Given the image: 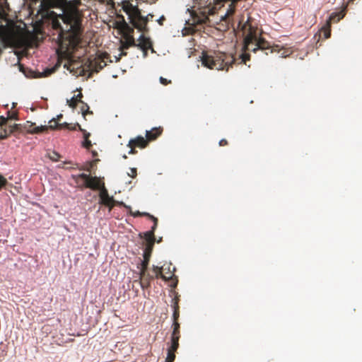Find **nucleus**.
Wrapping results in <instances>:
<instances>
[{"label": "nucleus", "mask_w": 362, "mask_h": 362, "mask_svg": "<svg viewBox=\"0 0 362 362\" xmlns=\"http://www.w3.org/2000/svg\"><path fill=\"white\" fill-rule=\"evenodd\" d=\"M47 156L52 161H58L61 158L60 154L56 151L47 153Z\"/></svg>", "instance_id": "nucleus-28"}, {"label": "nucleus", "mask_w": 362, "mask_h": 362, "mask_svg": "<svg viewBox=\"0 0 362 362\" xmlns=\"http://www.w3.org/2000/svg\"><path fill=\"white\" fill-rule=\"evenodd\" d=\"M23 129L30 134H39L47 130V125L36 127L35 123L29 121L24 124Z\"/></svg>", "instance_id": "nucleus-10"}, {"label": "nucleus", "mask_w": 362, "mask_h": 362, "mask_svg": "<svg viewBox=\"0 0 362 362\" xmlns=\"http://www.w3.org/2000/svg\"><path fill=\"white\" fill-rule=\"evenodd\" d=\"M152 220L153 221V226L151 227V230L150 231H153L154 234L158 225V218L154 217L153 218H152Z\"/></svg>", "instance_id": "nucleus-37"}, {"label": "nucleus", "mask_w": 362, "mask_h": 362, "mask_svg": "<svg viewBox=\"0 0 362 362\" xmlns=\"http://www.w3.org/2000/svg\"><path fill=\"white\" fill-rule=\"evenodd\" d=\"M21 125L19 124H9L5 127H1L0 129V139L7 138L12 133L20 131Z\"/></svg>", "instance_id": "nucleus-9"}, {"label": "nucleus", "mask_w": 362, "mask_h": 362, "mask_svg": "<svg viewBox=\"0 0 362 362\" xmlns=\"http://www.w3.org/2000/svg\"><path fill=\"white\" fill-rule=\"evenodd\" d=\"M117 18L118 21L116 22V26L118 29L128 32L129 33L134 32V29L128 25L122 15H117Z\"/></svg>", "instance_id": "nucleus-13"}, {"label": "nucleus", "mask_w": 362, "mask_h": 362, "mask_svg": "<svg viewBox=\"0 0 362 362\" xmlns=\"http://www.w3.org/2000/svg\"><path fill=\"white\" fill-rule=\"evenodd\" d=\"M345 16V13L344 11H341L339 12L332 13L328 21L327 22H330V24L332 23H337L339 21L341 18H343Z\"/></svg>", "instance_id": "nucleus-20"}, {"label": "nucleus", "mask_w": 362, "mask_h": 362, "mask_svg": "<svg viewBox=\"0 0 362 362\" xmlns=\"http://www.w3.org/2000/svg\"><path fill=\"white\" fill-rule=\"evenodd\" d=\"M74 178L78 182V179L84 180V186L87 188L93 190H100L102 188L103 183L101 184L100 180L97 177H91L87 174L81 173L78 175L74 176Z\"/></svg>", "instance_id": "nucleus-5"}, {"label": "nucleus", "mask_w": 362, "mask_h": 362, "mask_svg": "<svg viewBox=\"0 0 362 362\" xmlns=\"http://www.w3.org/2000/svg\"><path fill=\"white\" fill-rule=\"evenodd\" d=\"M180 310H174L173 313V322H178Z\"/></svg>", "instance_id": "nucleus-34"}, {"label": "nucleus", "mask_w": 362, "mask_h": 362, "mask_svg": "<svg viewBox=\"0 0 362 362\" xmlns=\"http://www.w3.org/2000/svg\"><path fill=\"white\" fill-rule=\"evenodd\" d=\"M172 308L173 311L174 310H180V306H179V298L175 296L172 299Z\"/></svg>", "instance_id": "nucleus-31"}, {"label": "nucleus", "mask_w": 362, "mask_h": 362, "mask_svg": "<svg viewBox=\"0 0 362 362\" xmlns=\"http://www.w3.org/2000/svg\"><path fill=\"white\" fill-rule=\"evenodd\" d=\"M153 272L155 274V277L156 279L161 278L164 280H166L167 278L162 274V267H159L158 266L153 267Z\"/></svg>", "instance_id": "nucleus-25"}, {"label": "nucleus", "mask_w": 362, "mask_h": 362, "mask_svg": "<svg viewBox=\"0 0 362 362\" xmlns=\"http://www.w3.org/2000/svg\"><path fill=\"white\" fill-rule=\"evenodd\" d=\"M330 27V22H327L326 24L321 29V31L323 33L324 36L326 39L329 38L331 35Z\"/></svg>", "instance_id": "nucleus-24"}, {"label": "nucleus", "mask_w": 362, "mask_h": 362, "mask_svg": "<svg viewBox=\"0 0 362 362\" xmlns=\"http://www.w3.org/2000/svg\"><path fill=\"white\" fill-rule=\"evenodd\" d=\"M8 119L9 118H5V117H1V120H0V125L1 127H5V126H8Z\"/></svg>", "instance_id": "nucleus-35"}, {"label": "nucleus", "mask_w": 362, "mask_h": 362, "mask_svg": "<svg viewBox=\"0 0 362 362\" xmlns=\"http://www.w3.org/2000/svg\"><path fill=\"white\" fill-rule=\"evenodd\" d=\"M13 33L6 27L0 25V38L1 41L7 42L13 37Z\"/></svg>", "instance_id": "nucleus-16"}, {"label": "nucleus", "mask_w": 362, "mask_h": 362, "mask_svg": "<svg viewBox=\"0 0 362 362\" xmlns=\"http://www.w3.org/2000/svg\"><path fill=\"white\" fill-rule=\"evenodd\" d=\"M92 166H93V163H89V166H88V167H87L86 168H85L84 170H87V171L90 172V168H92Z\"/></svg>", "instance_id": "nucleus-44"}, {"label": "nucleus", "mask_w": 362, "mask_h": 362, "mask_svg": "<svg viewBox=\"0 0 362 362\" xmlns=\"http://www.w3.org/2000/svg\"><path fill=\"white\" fill-rule=\"evenodd\" d=\"M9 118L10 119H17V115L16 113H13Z\"/></svg>", "instance_id": "nucleus-45"}, {"label": "nucleus", "mask_w": 362, "mask_h": 362, "mask_svg": "<svg viewBox=\"0 0 362 362\" xmlns=\"http://www.w3.org/2000/svg\"><path fill=\"white\" fill-rule=\"evenodd\" d=\"M67 103L71 107L75 108L77 105V98L73 97L70 100H68Z\"/></svg>", "instance_id": "nucleus-32"}, {"label": "nucleus", "mask_w": 362, "mask_h": 362, "mask_svg": "<svg viewBox=\"0 0 362 362\" xmlns=\"http://www.w3.org/2000/svg\"><path fill=\"white\" fill-rule=\"evenodd\" d=\"M239 0H231L225 14L220 16L218 13L216 16V8L211 6V3L204 6H200V4H199L197 7L194 6V8L196 9H194L191 13L193 24H204L212 26L221 23L222 25L225 24L226 28H228L230 24L233 26L234 21L233 16L235 11V4Z\"/></svg>", "instance_id": "nucleus-3"}, {"label": "nucleus", "mask_w": 362, "mask_h": 362, "mask_svg": "<svg viewBox=\"0 0 362 362\" xmlns=\"http://www.w3.org/2000/svg\"><path fill=\"white\" fill-rule=\"evenodd\" d=\"M124 11L129 15L130 23L135 28H136L142 33H146L148 31V16L145 17L141 16V13L138 10H136L134 13H130L129 11H127L126 9H124Z\"/></svg>", "instance_id": "nucleus-4"}, {"label": "nucleus", "mask_w": 362, "mask_h": 362, "mask_svg": "<svg viewBox=\"0 0 362 362\" xmlns=\"http://www.w3.org/2000/svg\"><path fill=\"white\" fill-rule=\"evenodd\" d=\"M100 203L107 206L111 210L115 205V201L113 197H110L107 189L103 183L102 188L100 189Z\"/></svg>", "instance_id": "nucleus-8"}, {"label": "nucleus", "mask_w": 362, "mask_h": 362, "mask_svg": "<svg viewBox=\"0 0 362 362\" xmlns=\"http://www.w3.org/2000/svg\"><path fill=\"white\" fill-rule=\"evenodd\" d=\"M129 148H130V151H129V154H135L137 153V151L135 150V148L136 147L135 146H127Z\"/></svg>", "instance_id": "nucleus-39"}, {"label": "nucleus", "mask_w": 362, "mask_h": 362, "mask_svg": "<svg viewBox=\"0 0 362 362\" xmlns=\"http://www.w3.org/2000/svg\"><path fill=\"white\" fill-rule=\"evenodd\" d=\"M76 127H78V129L83 132L84 141L83 142V146L87 149H90L92 146L91 141L88 139L90 136V133L86 132L84 129H83L80 124H76Z\"/></svg>", "instance_id": "nucleus-19"}, {"label": "nucleus", "mask_w": 362, "mask_h": 362, "mask_svg": "<svg viewBox=\"0 0 362 362\" xmlns=\"http://www.w3.org/2000/svg\"><path fill=\"white\" fill-rule=\"evenodd\" d=\"M119 205H122V206H124L125 208L128 209L129 210V214L133 216L134 217H139V216H141V212L139 211H136L135 212H133L132 211V209L130 206H127L125 204H124L123 202H120L119 204Z\"/></svg>", "instance_id": "nucleus-30"}, {"label": "nucleus", "mask_w": 362, "mask_h": 362, "mask_svg": "<svg viewBox=\"0 0 362 362\" xmlns=\"http://www.w3.org/2000/svg\"><path fill=\"white\" fill-rule=\"evenodd\" d=\"M228 145V141L225 139H223L221 140H220L219 141V146H226Z\"/></svg>", "instance_id": "nucleus-42"}, {"label": "nucleus", "mask_w": 362, "mask_h": 362, "mask_svg": "<svg viewBox=\"0 0 362 362\" xmlns=\"http://www.w3.org/2000/svg\"><path fill=\"white\" fill-rule=\"evenodd\" d=\"M160 82L163 84V85H168V83H170V81H168L166 78H163V77H160Z\"/></svg>", "instance_id": "nucleus-38"}, {"label": "nucleus", "mask_w": 362, "mask_h": 362, "mask_svg": "<svg viewBox=\"0 0 362 362\" xmlns=\"http://www.w3.org/2000/svg\"><path fill=\"white\" fill-rule=\"evenodd\" d=\"M148 144L146 138L144 139L142 136H138L134 139H130L127 146H133L140 148H144L147 146Z\"/></svg>", "instance_id": "nucleus-12"}, {"label": "nucleus", "mask_w": 362, "mask_h": 362, "mask_svg": "<svg viewBox=\"0 0 362 362\" xmlns=\"http://www.w3.org/2000/svg\"><path fill=\"white\" fill-rule=\"evenodd\" d=\"M62 117V115L60 114L59 115L57 116V119H55L58 122L60 120V119Z\"/></svg>", "instance_id": "nucleus-46"}, {"label": "nucleus", "mask_w": 362, "mask_h": 362, "mask_svg": "<svg viewBox=\"0 0 362 362\" xmlns=\"http://www.w3.org/2000/svg\"><path fill=\"white\" fill-rule=\"evenodd\" d=\"M64 0H42L38 13L56 32L55 38L61 52H68L80 42L81 26L80 21L71 15L57 14L50 8L57 7Z\"/></svg>", "instance_id": "nucleus-2"}, {"label": "nucleus", "mask_w": 362, "mask_h": 362, "mask_svg": "<svg viewBox=\"0 0 362 362\" xmlns=\"http://www.w3.org/2000/svg\"><path fill=\"white\" fill-rule=\"evenodd\" d=\"M153 248V247L145 246L144 250V259L139 264H138V266H144V267H148Z\"/></svg>", "instance_id": "nucleus-15"}, {"label": "nucleus", "mask_w": 362, "mask_h": 362, "mask_svg": "<svg viewBox=\"0 0 362 362\" xmlns=\"http://www.w3.org/2000/svg\"><path fill=\"white\" fill-rule=\"evenodd\" d=\"M49 126H47V129H62V128H67L69 129H76V126L71 127L69 124L64 122L63 124H59L54 118L51 119L49 122Z\"/></svg>", "instance_id": "nucleus-14"}, {"label": "nucleus", "mask_w": 362, "mask_h": 362, "mask_svg": "<svg viewBox=\"0 0 362 362\" xmlns=\"http://www.w3.org/2000/svg\"><path fill=\"white\" fill-rule=\"evenodd\" d=\"M136 47H140L146 56L147 54V50L152 47V43L149 38L146 37L144 35H141L139 38V43L136 44Z\"/></svg>", "instance_id": "nucleus-11"}, {"label": "nucleus", "mask_w": 362, "mask_h": 362, "mask_svg": "<svg viewBox=\"0 0 362 362\" xmlns=\"http://www.w3.org/2000/svg\"><path fill=\"white\" fill-rule=\"evenodd\" d=\"M173 332L171 335L172 336H180V325L179 322H173Z\"/></svg>", "instance_id": "nucleus-26"}, {"label": "nucleus", "mask_w": 362, "mask_h": 362, "mask_svg": "<svg viewBox=\"0 0 362 362\" xmlns=\"http://www.w3.org/2000/svg\"><path fill=\"white\" fill-rule=\"evenodd\" d=\"M177 351H171V349L168 348V354L165 362H173L175 359V352Z\"/></svg>", "instance_id": "nucleus-27"}, {"label": "nucleus", "mask_w": 362, "mask_h": 362, "mask_svg": "<svg viewBox=\"0 0 362 362\" xmlns=\"http://www.w3.org/2000/svg\"><path fill=\"white\" fill-rule=\"evenodd\" d=\"M128 175L132 178H135L137 175V170L135 168H130V172L128 173Z\"/></svg>", "instance_id": "nucleus-33"}, {"label": "nucleus", "mask_w": 362, "mask_h": 362, "mask_svg": "<svg viewBox=\"0 0 362 362\" xmlns=\"http://www.w3.org/2000/svg\"><path fill=\"white\" fill-rule=\"evenodd\" d=\"M238 28L240 29L244 36L243 52L236 59L233 55L222 52H206L202 53V64L210 69L228 71L238 60L239 64H246L250 59L248 52H256L258 50H269L271 53L279 52V45L271 46L269 42L259 36L257 28L252 25L250 18L246 22L239 21Z\"/></svg>", "instance_id": "nucleus-1"}, {"label": "nucleus", "mask_w": 362, "mask_h": 362, "mask_svg": "<svg viewBox=\"0 0 362 362\" xmlns=\"http://www.w3.org/2000/svg\"><path fill=\"white\" fill-rule=\"evenodd\" d=\"M82 106L81 107V111L82 112L83 116L85 117L87 114H92L93 112L89 110V106L81 102Z\"/></svg>", "instance_id": "nucleus-29"}, {"label": "nucleus", "mask_w": 362, "mask_h": 362, "mask_svg": "<svg viewBox=\"0 0 362 362\" xmlns=\"http://www.w3.org/2000/svg\"><path fill=\"white\" fill-rule=\"evenodd\" d=\"M144 238L145 240V246L153 247L155 243V235L153 231H147L144 233Z\"/></svg>", "instance_id": "nucleus-18"}, {"label": "nucleus", "mask_w": 362, "mask_h": 362, "mask_svg": "<svg viewBox=\"0 0 362 362\" xmlns=\"http://www.w3.org/2000/svg\"><path fill=\"white\" fill-rule=\"evenodd\" d=\"M7 183L6 179L0 175V190L3 187H4Z\"/></svg>", "instance_id": "nucleus-36"}, {"label": "nucleus", "mask_w": 362, "mask_h": 362, "mask_svg": "<svg viewBox=\"0 0 362 362\" xmlns=\"http://www.w3.org/2000/svg\"><path fill=\"white\" fill-rule=\"evenodd\" d=\"M163 129L159 128H153L150 131H146V138L148 141V143L151 141H153L156 139L162 133Z\"/></svg>", "instance_id": "nucleus-17"}, {"label": "nucleus", "mask_w": 362, "mask_h": 362, "mask_svg": "<svg viewBox=\"0 0 362 362\" xmlns=\"http://www.w3.org/2000/svg\"><path fill=\"white\" fill-rule=\"evenodd\" d=\"M60 66V63H57L55 66L52 68H47L42 73H40V77H47L52 74L54 73L57 69Z\"/></svg>", "instance_id": "nucleus-21"}, {"label": "nucleus", "mask_w": 362, "mask_h": 362, "mask_svg": "<svg viewBox=\"0 0 362 362\" xmlns=\"http://www.w3.org/2000/svg\"><path fill=\"white\" fill-rule=\"evenodd\" d=\"M126 54H127V53H125V52H122V53L121 54V55H126Z\"/></svg>", "instance_id": "nucleus-47"}, {"label": "nucleus", "mask_w": 362, "mask_h": 362, "mask_svg": "<svg viewBox=\"0 0 362 362\" xmlns=\"http://www.w3.org/2000/svg\"><path fill=\"white\" fill-rule=\"evenodd\" d=\"M74 97H75L76 98H77V101H78V102H81V103L82 102V101L81 100V98L83 97V95H82V93H79L77 95H76V96H74Z\"/></svg>", "instance_id": "nucleus-43"}, {"label": "nucleus", "mask_w": 362, "mask_h": 362, "mask_svg": "<svg viewBox=\"0 0 362 362\" xmlns=\"http://www.w3.org/2000/svg\"><path fill=\"white\" fill-rule=\"evenodd\" d=\"M109 57L110 55L107 53L102 54L99 57L90 61V68L95 72H99L107 65L105 59H107Z\"/></svg>", "instance_id": "nucleus-7"}, {"label": "nucleus", "mask_w": 362, "mask_h": 362, "mask_svg": "<svg viewBox=\"0 0 362 362\" xmlns=\"http://www.w3.org/2000/svg\"><path fill=\"white\" fill-rule=\"evenodd\" d=\"M130 47H136V43L135 42L133 36H129L127 38L126 41L122 43L121 49H127Z\"/></svg>", "instance_id": "nucleus-22"}, {"label": "nucleus", "mask_w": 362, "mask_h": 362, "mask_svg": "<svg viewBox=\"0 0 362 362\" xmlns=\"http://www.w3.org/2000/svg\"><path fill=\"white\" fill-rule=\"evenodd\" d=\"M165 21V18L164 16H160L158 19V23L160 25H163V22Z\"/></svg>", "instance_id": "nucleus-40"}, {"label": "nucleus", "mask_w": 362, "mask_h": 362, "mask_svg": "<svg viewBox=\"0 0 362 362\" xmlns=\"http://www.w3.org/2000/svg\"><path fill=\"white\" fill-rule=\"evenodd\" d=\"M137 268L139 269V281L140 286L143 289H146L150 286L154 276L148 272V267L137 266Z\"/></svg>", "instance_id": "nucleus-6"}, {"label": "nucleus", "mask_w": 362, "mask_h": 362, "mask_svg": "<svg viewBox=\"0 0 362 362\" xmlns=\"http://www.w3.org/2000/svg\"><path fill=\"white\" fill-rule=\"evenodd\" d=\"M141 216H146V217H148V218H149L151 219L154 218V216L153 215H151L150 214H148L147 212H141Z\"/></svg>", "instance_id": "nucleus-41"}, {"label": "nucleus", "mask_w": 362, "mask_h": 362, "mask_svg": "<svg viewBox=\"0 0 362 362\" xmlns=\"http://www.w3.org/2000/svg\"><path fill=\"white\" fill-rule=\"evenodd\" d=\"M180 336H172L170 339V345L169 346V349H171V351H177L179 347V339Z\"/></svg>", "instance_id": "nucleus-23"}, {"label": "nucleus", "mask_w": 362, "mask_h": 362, "mask_svg": "<svg viewBox=\"0 0 362 362\" xmlns=\"http://www.w3.org/2000/svg\"><path fill=\"white\" fill-rule=\"evenodd\" d=\"M123 158H124V159H126V158H127V156H126V155H124V156H123Z\"/></svg>", "instance_id": "nucleus-48"}]
</instances>
